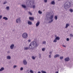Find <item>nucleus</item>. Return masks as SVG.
Segmentation results:
<instances>
[{"instance_id":"nucleus-1","label":"nucleus","mask_w":73,"mask_h":73,"mask_svg":"<svg viewBox=\"0 0 73 73\" xmlns=\"http://www.w3.org/2000/svg\"><path fill=\"white\" fill-rule=\"evenodd\" d=\"M32 45H35L36 46H37L38 45H39V43H37L36 42L33 41L31 42L29 45V48L28 47H25L24 48V50H28V49H31L32 48Z\"/></svg>"},{"instance_id":"nucleus-2","label":"nucleus","mask_w":73,"mask_h":73,"mask_svg":"<svg viewBox=\"0 0 73 73\" xmlns=\"http://www.w3.org/2000/svg\"><path fill=\"white\" fill-rule=\"evenodd\" d=\"M22 37L25 38H27L28 37V34L26 33H24L22 35Z\"/></svg>"},{"instance_id":"nucleus-3","label":"nucleus","mask_w":73,"mask_h":73,"mask_svg":"<svg viewBox=\"0 0 73 73\" xmlns=\"http://www.w3.org/2000/svg\"><path fill=\"white\" fill-rule=\"evenodd\" d=\"M64 60L65 61H69L70 60V58L69 57H67L64 59Z\"/></svg>"},{"instance_id":"nucleus-4","label":"nucleus","mask_w":73,"mask_h":73,"mask_svg":"<svg viewBox=\"0 0 73 73\" xmlns=\"http://www.w3.org/2000/svg\"><path fill=\"white\" fill-rule=\"evenodd\" d=\"M21 22V20H20V19H17L16 22L17 23H20Z\"/></svg>"},{"instance_id":"nucleus-5","label":"nucleus","mask_w":73,"mask_h":73,"mask_svg":"<svg viewBox=\"0 0 73 73\" xmlns=\"http://www.w3.org/2000/svg\"><path fill=\"white\" fill-rule=\"evenodd\" d=\"M70 26V25L69 23H67L66 24V26L65 27V28H67L68 27H69Z\"/></svg>"},{"instance_id":"nucleus-6","label":"nucleus","mask_w":73,"mask_h":73,"mask_svg":"<svg viewBox=\"0 0 73 73\" xmlns=\"http://www.w3.org/2000/svg\"><path fill=\"white\" fill-rule=\"evenodd\" d=\"M29 19L30 20H32L33 21H34V18L33 17H29Z\"/></svg>"},{"instance_id":"nucleus-7","label":"nucleus","mask_w":73,"mask_h":73,"mask_svg":"<svg viewBox=\"0 0 73 73\" xmlns=\"http://www.w3.org/2000/svg\"><path fill=\"white\" fill-rule=\"evenodd\" d=\"M11 49H13V47H14V44H12L10 46Z\"/></svg>"},{"instance_id":"nucleus-8","label":"nucleus","mask_w":73,"mask_h":73,"mask_svg":"<svg viewBox=\"0 0 73 73\" xmlns=\"http://www.w3.org/2000/svg\"><path fill=\"white\" fill-rule=\"evenodd\" d=\"M23 63L24 65H27V62L25 60H23Z\"/></svg>"},{"instance_id":"nucleus-9","label":"nucleus","mask_w":73,"mask_h":73,"mask_svg":"<svg viewBox=\"0 0 73 73\" xmlns=\"http://www.w3.org/2000/svg\"><path fill=\"white\" fill-rule=\"evenodd\" d=\"M40 24V22L38 21L36 23V27H38L39 25Z\"/></svg>"},{"instance_id":"nucleus-10","label":"nucleus","mask_w":73,"mask_h":73,"mask_svg":"<svg viewBox=\"0 0 73 73\" xmlns=\"http://www.w3.org/2000/svg\"><path fill=\"white\" fill-rule=\"evenodd\" d=\"M28 24H29V25H32V23L31 22L29 21L28 22Z\"/></svg>"},{"instance_id":"nucleus-11","label":"nucleus","mask_w":73,"mask_h":73,"mask_svg":"<svg viewBox=\"0 0 73 73\" xmlns=\"http://www.w3.org/2000/svg\"><path fill=\"white\" fill-rule=\"evenodd\" d=\"M4 70V67H2L0 69V72H2Z\"/></svg>"},{"instance_id":"nucleus-12","label":"nucleus","mask_w":73,"mask_h":73,"mask_svg":"<svg viewBox=\"0 0 73 73\" xmlns=\"http://www.w3.org/2000/svg\"><path fill=\"white\" fill-rule=\"evenodd\" d=\"M60 55L59 54H56L54 56V58H56V57H59Z\"/></svg>"},{"instance_id":"nucleus-13","label":"nucleus","mask_w":73,"mask_h":73,"mask_svg":"<svg viewBox=\"0 0 73 73\" xmlns=\"http://www.w3.org/2000/svg\"><path fill=\"white\" fill-rule=\"evenodd\" d=\"M3 19H4L5 20H8V18L4 17L3 18Z\"/></svg>"},{"instance_id":"nucleus-14","label":"nucleus","mask_w":73,"mask_h":73,"mask_svg":"<svg viewBox=\"0 0 73 73\" xmlns=\"http://www.w3.org/2000/svg\"><path fill=\"white\" fill-rule=\"evenodd\" d=\"M56 40H60V38L58 36L56 37L55 38Z\"/></svg>"},{"instance_id":"nucleus-15","label":"nucleus","mask_w":73,"mask_h":73,"mask_svg":"<svg viewBox=\"0 0 73 73\" xmlns=\"http://www.w3.org/2000/svg\"><path fill=\"white\" fill-rule=\"evenodd\" d=\"M22 6L23 8H26V6H25V5H22Z\"/></svg>"},{"instance_id":"nucleus-16","label":"nucleus","mask_w":73,"mask_h":73,"mask_svg":"<svg viewBox=\"0 0 73 73\" xmlns=\"http://www.w3.org/2000/svg\"><path fill=\"white\" fill-rule=\"evenodd\" d=\"M51 3L52 4H53V5H54V4H55V3H54V1H52Z\"/></svg>"},{"instance_id":"nucleus-17","label":"nucleus","mask_w":73,"mask_h":73,"mask_svg":"<svg viewBox=\"0 0 73 73\" xmlns=\"http://www.w3.org/2000/svg\"><path fill=\"white\" fill-rule=\"evenodd\" d=\"M6 9L7 11H9V7H6Z\"/></svg>"},{"instance_id":"nucleus-18","label":"nucleus","mask_w":73,"mask_h":73,"mask_svg":"<svg viewBox=\"0 0 73 73\" xmlns=\"http://www.w3.org/2000/svg\"><path fill=\"white\" fill-rule=\"evenodd\" d=\"M38 13L39 14H42V12L41 11H38Z\"/></svg>"},{"instance_id":"nucleus-19","label":"nucleus","mask_w":73,"mask_h":73,"mask_svg":"<svg viewBox=\"0 0 73 73\" xmlns=\"http://www.w3.org/2000/svg\"><path fill=\"white\" fill-rule=\"evenodd\" d=\"M66 2L65 4H64V7H65V6L66 7V6H67L68 5V3H67L66 4Z\"/></svg>"},{"instance_id":"nucleus-20","label":"nucleus","mask_w":73,"mask_h":73,"mask_svg":"<svg viewBox=\"0 0 73 73\" xmlns=\"http://www.w3.org/2000/svg\"><path fill=\"white\" fill-rule=\"evenodd\" d=\"M53 18V16L52 15L50 17V19H52Z\"/></svg>"},{"instance_id":"nucleus-21","label":"nucleus","mask_w":73,"mask_h":73,"mask_svg":"<svg viewBox=\"0 0 73 73\" xmlns=\"http://www.w3.org/2000/svg\"><path fill=\"white\" fill-rule=\"evenodd\" d=\"M41 72H42V73H46V72L45 71H44L43 70H42L41 71Z\"/></svg>"},{"instance_id":"nucleus-22","label":"nucleus","mask_w":73,"mask_h":73,"mask_svg":"<svg viewBox=\"0 0 73 73\" xmlns=\"http://www.w3.org/2000/svg\"><path fill=\"white\" fill-rule=\"evenodd\" d=\"M53 42H57V39L55 38L54 40L53 41Z\"/></svg>"},{"instance_id":"nucleus-23","label":"nucleus","mask_w":73,"mask_h":73,"mask_svg":"<svg viewBox=\"0 0 73 73\" xmlns=\"http://www.w3.org/2000/svg\"><path fill=\"white\" fill-rule=\"evenodd\" d=\"M70 12H73V9H70Z\"/></svg>"},{"instance_id":"nucleus-24","label":"nucleus","mask_w":73,"mask_h":73,"mask_svg":"<svg viewBox=\"0 0 73 73\" xmlns=\"http://www.w3.org/2000/svg\"><path fill=\"white\" fill-rule=\"evenodd\" d=\"M45 50V48H43L42 49V51H44Z\"/></svg>"},{"instance_id":"nucleus-25","label":"nucleus","mask_w":73,"mask_h":73,"mask_svg":"<svg viewBox=\"0 0 73 73\" xmlns=\"http://www.w3.org/2000/svg\"><path fill=\"white\" fill-rule=\"evenodd\" d=\"M55 19L56 20H57V16H55Z\"/></svg>"},{"instance_id":"nucleus-26","label":"nucleus","mask_w":73,"mask_h":73,"mask_svg":"<svg viewBox=\"0 0 73 73\" xmlns=\"http://www.w3.org/2000/svg\"><path fill=\"white\" fill-rule=\"evenodd\" d=\"M32 58L33 59V60H35V57L34 56H32Z\"/></svg>"},{"instance_id":"nucleus-27","label":"nucleus","mask_w":73,"mask_h":73,"mask_svg":"<svg viewBox=\"0 0 73 73\" xmlns=\"http://www.w3.org/2000/svg\"><path fill=\"white\" fill-rule=\"evenodd\" d=\"M43 44H46V41H43Z\"/></svg>"},{"instance_id":"nucleus-28","label":"nucleus","mask_w":73,"mask_h":73,"mask_svg":"<svg viewBox=\"0 0 73 73\" xmlns=\"http://www.w3.org/2000/svg\"><path fill=\"white\" fill-rule=\"evenodd\" d=\"M7 59H9V56H7Z\"/></svg>"},{"instance_id":"nucleus-29","label":"nucleus","mask_w":73,"mask_h":73,"mask_svg":"<svg viewBox=\"0 0 73 73\" xmlns=\"http://www.w3.org/2000/svg\"><path fill=\"white\" fill-rule=\"evenodd\" d=\"M30 72L31 73H33V72L32 70H30Z\"/></svg>"},{"instance_id":"nucleus-30","label":"nucleus","mask_w":73,"mask_h":73,"mask_svg":"<svg viewBox=\"0 0 73 73\" xmlns=\"http://www.w3.org/2000/svg\"><path fill=\"white\" fill-rule=\"evenodd\" d=\"M60 58L61 60H62V59H63V56L60 57Z\"/></svg>"},{"instance_id":"nucleus-31","label":"nucleus","mask_w":73,"mask_h":73,"mask_svg":"<svg viewBox=\"0 0 73 73\" xmlns=\"http://www.w3.org/2000/svg\"><path fill=\"white\" fill-rule=\"evenodd\" d=\"M7 3V2H5L4 3H3L4 4H6Z\"/></svg>"},{"instance_id":"nucleus-32","label":"nucleus","mask_w":73,"mask_h":73,"mask_svg":"<svg viewBox=\"0 0 73 73\" xmlns=\"http://www.w3.org/2000/svg\"><path fill=\"white\" fill-rule=\"evenodd\" d=\"M53 20H52L50 22H49V23H50L51 22H53Z\"/></svg>"},{"instance_id":"nucleus-33","label":"nucleus","mask_w":73,"mask_h":73,"mask_svg":"<svg viewBox=\"0 0 73 73\" xmlns=\"http://www.w3.org/2000/svg\"><path fill=\"white\" fill-rule=\"evenodd\" d=\"M44 1L45 3H46V2H47V0H44Z\"/></svg>"},{"instance_id":"nucleus-34","label":"nucleus","mask_w":73,"mask_h":73,"mask_svg":"<svg viewBox=\"0 0 73 73\" xmlns=\"http://www.w3.org/2000/svg\"><path fill=\"white\" fill-rule=\"evenodd\" d=\"M29 13L30 15H32V13H31L30 12H29Z\"/></svg>"},{"instance_id":"nucleus-35","label":"nucleus","mask_w":73,"mask_h":73,"mask_svg":"<svg viewBox=\"0 0 73 73\" xmlns=\"http://www.w3.org/2000/svg\"><path fill=\"white\" fill-rule=\"evenodd\" d=\"M21 70H23V68L21 67Z\"/></svg>"},{"instance_id":"nucleus-36","label":"nucleus","mask_w":73,"mask_h":73,"mask_svg":"<svg viewBox=\"0 0 73 73\" xmlns=\"http://www.w3.org/2000/svg\"><path fill=\"white\" fill-rule=\"evenodd\" d=\"M2 15H0V19H1V18H2Z\"/></svg>"},{"instance_id":"nucleus-37","label":"nucleus","mask_w":73,"mask_h":73,"mask_svg":"<svg viewBox=\"0 0 73 73\" xmlns=\"http://www.w3.org/2000/svg\"><path fill=\"white\" fill-rule=\"evenodd\" d=\"M70 36L71 37H73V34H70Z\"/></svg>"},{"instance_id":"nucleus-38","label":"nucleus","mask_w":73,"mask_h":73,"mask_svg":"<svg viewBox=\"0 0 73 73\" xmlns=\"http://www.w3.org/2000/svg\"><path fill=\"white\" fill-rule=\"evenodd\" d=\"M66 40L68 41H69V38H67Z\"/></svg>"},{"instance_id":"nucleus-39","label":"nucleus","mask_w":73,"mask_h":73,"mask_svg":"<svg viewBox=\"0 0 73 73\" xmlns=\"http://www.w3.org/2000/svg\"><path fill=\"white\" fill-rule=\"evenodd\" d=\"M16 67H17V66L16 65H15L14 66V68H15Z\"/></svg>"},{"instance_id":"nucleus-40","label":"nucleus","mask_w":73,"mask_h":73,"mask_svg":"<svg viewBox=\"0 0 73 73\" xmlns=\"http://www.w3.org/2000/svg\"><path fill=\"white\" fill-rule=\"evenodd\" d=\"M33 8L34 9L35 8V5H34L33 6Z\"/></svg>"},{"instance_id":"nucleus-41","label":"nucleus","mask_w":73,"mask_h":73,"mask_svg":"<svg viewBox=\"0 0 73 73\" xmlns=\"http://www.w3.org/2000/svg\"><path fill=\"white\" fill-rule=\"evenodd\" d=\"M49 58H51V55H49Z\"/></svg>"},{"instance_id":"nucleus-42","label":"nucleus","mask_w":73,"mask_h":73,"mask_svg":"<svg viewBox=\"0 0 73 73\" xmlns=\"http://www.w3.org/2000/svg\"><path fill=\"white\" fill-rule=\"evenodd\" d=\"M28 41L29 42H31V40H28Z\"/></svg>"},{"instance_id":"nucleus-43","label":"nucleus","mask_w":73,"mask_h":73,"mask_svg":"<svg viewBox=\"0 0 73 73\" xmlns=\"http://www.w3.org/2000/svg\"><path fill=\"white\" fill-rule=\"evenodd\" d=\"M63 46L64 47H65V48H66V46H65V45H63Z\"/></svg>"},{"instance_id":"nucleus-44","label":"nucleus","mask_w":73,"mask_h":73,"mask_svg":"<svg viewBox=\"0 0 73 73\" xmlns=\"http://www.w3.org/2000/svg\"><path fill=\"white\" fill-rule=\"evenodd\" d=\"M52 52H50V54H52Z\"/></svg>"},{"instance_id":"nucleus-45","label":"nucleus","mask_w":73,"mask_h":73,"mask_svg":"<svg viewBox=\"0 0 73 73\" xmlns=\"http://www.w3.org/2000/svg\"><path fill=\"white\" fill-rule=\"evenodd\" d=\"M55 73H58V72L57 71Z\"/></svg>"},{"instance_id":"nucleus-46","label":"nucleus","mask_w":73,"mask_h":73,"mask_svg":"<svg viewBox=\"0 0 73 73\" xmlns=\"http://www.w3.org/2000/svg\"><path fill=\"white\" fill-rule=\"evenodd\" d=\"M38 73H41V72H40V71H39V72H38Z\"/></svg>"},{"instance_id":"nucleus-47","label":"nucleus","mask_w":73,"mask_h":73,"mask_svg":"<svg viewBox=\"0 0 73 73\" xmlns=\"http://www.w3.org/2000/svg\"><path fill=\"white\" fill-rule=\"evenodd\" d=\"M9 59H11V56H9Z\"/></svg>"},{"instance_id":"nucleus-48","label":"nucleus","mask_w":73,"mask_h":73,"mask_svg":"<svg viewBox=\"0 0 73 73\" xmlns=\"http://www.w3.org/2000/svg\"><path fill=\"white\" fill-rule=\"evenodd\" d=\"M1 3V1L0 0V3Z\"/></svg>"},{"instance_id":"nucleus-49","label":"nucleus","mask_w":73,"mask_h":73,"mask_svg":"<svg viewBox=\"0 0 73 73\" xmlns=\"http://www.w3.org/2000/svg\"><path fill=\"white\" fill-rule=\"evenodd\" d=\"M28 73H29V72H28Z\"/></svg>"}]
</instances>
